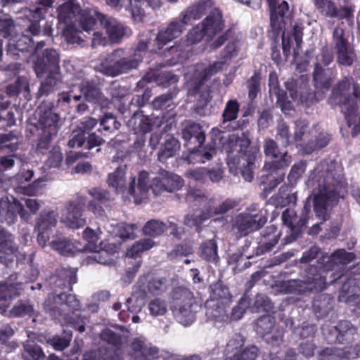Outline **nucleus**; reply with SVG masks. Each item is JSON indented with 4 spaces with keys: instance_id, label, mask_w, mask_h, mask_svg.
Masks as SVG:
<instances>
[{
    "instance_id": "f257e3e1",
    "label": "nucleus",
    "mask_w": 360,
    "mask_h": 360,
    "mask_svg": "<svg viewBox=\"0 0 360 360\" xmlns=\"http://www.w3.org/2000/svg\"><path fill=\"white\" fill-rule=\"evenodd\" d=\"M328 273L329 271L323 265L309 266L306 270L304 280H290L285 282L284 291L286 293L297 295L321 292L328 285L340 280L343 283L340 290L339 301L355 306L353 311L360 315V282L351 275V272L344 273L342 271L333 272L330 275L331 280L327 282L326 278Z\"/></svg>"
},
{
    "instance_id": "f03ea898",
    "label": "nucleus",
    "mask_w": 360,
    "mask_h": 360,
    "mask_svg": "<svg viewBox=\"0 0 360 360\" xmlns=\"http://www.w3.org/2000/svg\"><path fill=\"white\" fill-rule=\"evenodd\" d=\"M343 167L335 160L321 161L309 178V183L317 186L318 192L314 195V211L317 218L326 221L328 219V208L337 205L343 198L347 186Z\"/></svg>"
},
{
    "instance_id": "7ed1b4c3",
    "label": "nucleus",
    "mask_w": 360,
    "mask_h": 360,
    "mask_svg": "<svg viewBox=\"0 0 360 360\" xmlns=\"http://www.w3.org/2000/svg\"><path fill=\"white\" fill-rule=\"evenodd\" d=\"M328 102L341 108L353 136L360 134V84L352 77L345 76L333 85Z\"/></svg>"
},
{
    "instance_id": "20e7f679",
    "label": "nucleus",
    "mask_w": 360,
    "mask_h": 360,
    "mask_svg": "<svg viewBox=\"0 0 360 360\" xmlns=\"http://www.w3.org/2000/svg\"><path fill=\"white\" fill-rule=\"evenodd\" d=\"M184 145L189 150L185 160L190 164L205 163L217 153L214 146H203L205 133L202 127L195 122H188L181 131Z\"/></svg>"
},
{
    "instance_id": "39448f33",
    "label": "nucleus",
    "mask_w": 360,
    "mask_h": 360,
    "mask_svg": "<svg viewBox=\"0 0 360 360\" xmlns=\"http://www.w3.org/2000/svg\"><path fill=\"white\" fill-rule=\"evenodd\" d=\"M250 140L246 136L235 138L229 141L231 152L237 154L230 158L227 162L230 172L236 175L240 174L247 181H252L254 178L253 167L258 149L250 146Z\"/></svg>"
},
{
    "instance_id": "423d86ee",
    "label": "nucleus",
    "mask_w": 360,
    "mask_h": 360,
    "mask_svg": "<svg viewBox=\"0 0 360 360\" xmlns=\"http://www.w3.org/2000/svg\"><path fill=\"white\" fill-rule=\"evenodd\" d=\"M264 153L266 156V161L263 169L268 172L269 175L277 174L269 181V192L276 188L283 181L285 173L282 172L287 168L292 162V156L288 153L286 148L278 146V143L273 139H266L264 141Z\"/></svg>"
},
{
    "instance_id": "0eeeda50",
    "label": "nucleus",
    "mask_w": 360,
    "mask_h": 360,
    "mask_svg": "<svg viewBox=\"0 0 360 360\" xmlns=\"http://www.w3.org/2000/svg\"><path fill=\"white\" fill-rule=\"evenodd\" d=\"M53 105L41 104L37 110L39 114L37 122L33 124L34 128L39 131V139L37 145L38 150H48L54 137L56 136L60 128V116L53 110Z\"/></svg>"
},
{
    "instance_id": "6e6552de",
    "label": "nucleus",
    "mask_w": 360,
    "mask_h": 360,
    "mask_svg": "<svg viewBox=\"0 0 360 360\" xmlns=\"http://www.w3.org/2000/svg\"><path fill=\"white\" fill-rule=\"evenodd\" d=\"M170 307L174 317L181 323L186 325L195 319L193 309L196 300L193 292L184 286H176L169 295Z\"/></svg>"
},
{
    "instance_id": "1a4fd4ad",
    "label": "nucleus",
    "mask_w": 360,
    "mask_h": 360,
    "mask_svg": "<svg viewBox=\"0 0 360 360\" xmlns=\"http://www.w3.org/2000/svg\"><path fill=\"white\" fill-rule=\"evenodd\" d=\"M267 211L261 210L257 203L249 205L244 212L239 213L234 219L233 226L240 236L259 231L266 223Z\"/></svg>"
},
{
    "instance_id": "9d476101",
    "label": "nucleus",
    "mask_w": 360,
    "mask_h": 360,
    "mask_svg": "<svg viewBox=\"0 0 360 360\" xmlns=\"http://www.w3.org/2000/svg\"><path fill=\"white\" fill-rule=\"evenodd\" d=\"M54 1L55 0H37L36 3H37L39 6H42V7L36 6L28 10L27 17L30 21V25L25 31L30 33L31 36H37L41 33L40 22L45 20V15L46 13V8L51 6ZM19 1H20V0H1L3 7ZM42 28L43 35L51 38L53 32L51 25L46 21Z\"/></svg>"
},
{
    "instance_id": "9b49d317",
    "label": "nucleus",
    "mask_w": 360,
    "mask_h": 360,
    "mask_svg": "<svg viewBox=\"0 0 360 360\" xmlns=\"http://www.w3.org/2000/svg\"><path fill=\"white\" fill-rule=\"evenodd\" d=\"M276 319L270 315L259 317L255 324L256 333L271 347H279L283 342V331L276 328Z\"/></svg>"
},
{
    "instance_id": "f8f14e48",
    "label": "nucleus",
    "mask_w": 360,
    "mask_h": 360,
    "mask_svg": "<svg viewBox=\"0 0 360 360\" xmlns=\"http://www.w3.org/2000/svg\"><path fill=\"white\" fill-rule=\"evenodd\" d=\"M184 183L180 176L160 169L158 176L152 180L150 188L154 195H158L163 192L172 193L177 191L184 186Z\"/></svg>"
},
{
    "instance_id": "ddd939ff",
    "label": "nucleus",
    "mask_w": 360,
    "mask_h": 360,
    "mask_svg": "<svg viewBox=\"0 0 360 360\" xmlns=\"http://www.w3.org/2000/svg\"><path fill=\"white\" fill-rule=\"evenodd\" d=\"M140 63V56L129 54L119 59L103 63L101 68L104 75L114 77L136 69Z\"/></svg>"
},
{
    "instance_id": "4468645a",
    "label": "nucleus",
    "mask_w": 360,
    "mask_h": 360,
    "mask_svg": "<svg viewBox=\"0 0 360 360\" xmlns=\"http://www.w3.org/2000/svg\"><path fill=\"white\" fill-rule=\"evenodd\" d=\"M34 70L37 77L60 75L59 54L53 49H46L34 63Z\"/></svg>"
},
{
    "instance_id": "2eb2a0df",
    "label": "nucleus",
    "mask_w": 360,
    "mask_h": 360,
    "mask_svg": "<svg viewBox=\"0 0 360 360\" xmlns=\"http://www.w3.org/2000/svg\"><path fill=\"white\" fill-rule=\"evenodd\" d=\"M187 24L179 15V18L172 20L165 29L160 30L154 40L156 49L152 51L158 52L169 42L179 37L186 29Z\"/></svg>"
},
{
    "instance_id": "dca6fc26",
    "label": "nucleus",
    "mask_w": 360,
    "mask_h": 360,
    "mask_svg": "<svg viewBox=\"0 0 360 360\" xmlns=\"http://www.w3.org/2000/svg\"><path fill=\"white\" fill-rule=\"evenodd\" d=\"M314 3L319 13L325 18L338 20H349L354 18V6L353 5L338 8L332 0H314Z\"/></svg>"
},
{
    "instance_id": "f3484780",
    "label": "nucleus",
    "mask_w": 360,
    "mask_h": 360,
    "mask_svg": "<svg viewBox=\"0 0 360 360\" xmlns=\"http://www.w3.org/2000/svg\"><path fill=\"white\" fill-rule=\"evenodd\" d=\"M270 11L271 36L277 38L284 27V16L289 11V5L284 0H266Z\"/></svg>"
},
{
    "instance_id": "a211bd4d",
    "label": "nucleus",
    "mask_w": 360,
    "mask_h": 360,
    "mask_svg": "<svg viewBox=\"0 0 360 360\" xmlns=\"http://www.w3.org/2000/svg\"><path fill=\"white\" fill-rule=\"evenodd\" d=\"M84 207L85 200L83 197H77L68 202L66 206L67 213L63 219L67 226L77 229L86 225V219L83 217Z\"/></svg>"
},
{
    "instance_id": "6ab92c4d",
    "label": "nucleus",
    "mask_w": 360,
    "mask_h": 360,
    "mask_svg": "<svg viewBox=\"0 0 360 360\" xmlns=\"http://www.w3.org/2000/svg\"><path fill=\"white\" fill-rule=\"evenodd\" d=\"M18 250L15 236L0 225V264L6 268L14 266L13 254Z\"/></svg>"
},
{
    "instance_id": "aec40b11",
    "label": "nucleus",
    "mask_w": 360,
    "mask_h": 360,
    "mask_svg": "<svg viewBox=\"0 0 360 360\" xmlns=\"http://www.w3.org/2000/svg\"><path fill=\"white\" fill-rule=\"evenodd\" d=\"M17 274H11L8 281L0 282V314H4L8 308V299L18 297L24 290L23 283L14 282Z\"/></svg>"
},
{
    "instance_id": "412c9836",
    "label": "nucleus",
    "mask_w": 360,
    "mask_h": 360,
    "mask_svg": "<svg viewBox=\"0 0 360 360\" xmlns=\"http://www.w3.org/2000/svg\"><path fill=\"white\" fill-rule=\"evenodd\" d=\"M129 347V356L133 360H156L160 356L158 347L147 342L143 338L133 339Z\"/></svg>"
},
{
    "instance_id": "4be33fe9",
    "label": "nucleus",
    "mask_w": 360,
    "mask_h": 360,
    "mask_svg": "<svg viewBox=\"0 0 360 360\" xmlns=\"http://www.w3.org/2000/svg\"><path fill=\"white\" fill-rule=\"evenodd\" d=\"M88 193L92 197L87 205L88 210L95 215L102 217L105 214V209L110 207L112 198L109 191L105 189L94 187L88 191Z\"/></svg>"
},
{
    "instance_id": "5701e85b",
    "label": "nucleus",
    "mask_w": 360,
    "mask_h": 360,
    "mask_svg": "<svg viewBox=\"0 0 360 360\" xmlns=\"http://www.w3.org/2000/svg\"><path fill=\"white\" fill-rule=\"evenodd\" d=\"M99 22L105 30L109 39L112 43H119L128 34L130 29L117 19L106 15H98Z\"/></svg>"
},
{
    "instance_id": "b1692460",
    "label": "nucleus",
    "mask_w": 360,
    "mask_h": 360,
    "mask_svg": "<svg viewBox=\"0 0 360 360\" xmlns=\"http://www.w3.org/2000/svg\"><path fill=\"white\" fill-rule=\"evenodd\" d=\"M149 183V173L146 171H141L138 176V184L136 186L135 178L130 182L127 189V193L134 199L136 204H141L148 197V193L150 188Z\"/></svg>"
},
{
    "instance_id": "393cba45",
    "label": "nucleus",
    "mask_w": 360,
    "mask_h": 360,
    "mask_svg": "<svg viewBox=\"0 0 360 360\" xmlns=\"http://www.w3.org/2000/svg\"><path fill=\"white\" fill-rule=\"evenodd\" d=\"M78 88L84 99L89 103H99L102 101L104 96L101 88L99 79H83L78 84Z\"/></svg>"
},
{
    "instance_id": "a878e982",
    "label": "nucleus",
    "mask_w": 360,
    "mask_h": 360,
    "mask_svg": "<svg viewBox=\"0 0 360 360\" xmlns=\"http://www.w3.org/2000/svg\"><path fill=\"white\" fill-rule=\"evenodd\" d=\"M76 272L71 269L60 268L56 271V274L51 276L50 284L55 292L58 290L68 288L72 291V285L77 283Z\"/></svg>"
},
{
    "instance_id": "bb28decb",
    "label": "nucleus",
    "mask_w": 360,
    "mask_h": 360,
    "mask_svg": "<svg viewBox=\"0 0 360 360\" xmlns=\"http://www.w3.org/2000/svg\"><path fill=\"white\" fill-rule=\"evenodd\" d=\"M337 76L335 67L324 68L320 63H316L313 71V81L317 89L328 91Z\"/></svg>"
},
{
    "instance_id": "cd10ccee",
    "label": "nucleus",
    "mask_w": 360,
    "mask_h": 360,
    "mask_svg": "<svg viewBox=\"0 0 360 360\" xmlns=\"http://www.w3.org/2000/svg\"><path fill=\"white\" fill-rule=\"evenodd\" d=\"M205 36H207V32L201 23H200L189 30L186 35L187 39L186 41L181 40L176 42L169 48V51L172 54L176 53L178 56H180L185 51L186 46L199 43Z\"/></svg>"
},
{
    "instance_id": "c85d7f7f",
    "label": "nucleus",
    "mask_w": 360,
    "mask_h": 360,
    "mask_svg": "<svg viewBox=\"0 0 360 360\" xmlns=\"http://www.w3.org/2000/svg\"><path fill=\"white\" fill-rule=\"evenodd\" d=\"M84 11L77 0H68L57 8L58 21L64 24H71L73 18H79Z\"/></svg>"
},
{
    "instance_id": "c756f323",
    "label": "nucleus",
    "mask_w": 360,
    "mask_h": 360,
    "mask_svg": "<svg viewBox=\"0 0 360 360\" xmlns=\"http://www.w3.org/2000/svg\"><path fill=\"white\" fill-rule=\"evenodd\" d=\"M207 32V36L212 37L221 31L224 27L221 11L217 8L211 10L209 15L201 22Z\"/></svg>"
},
{
    "instance_id": "7c9ffc66",
    "label": "nucleus",
    "mask_w": 360,
    "mask_h": 360,
    "mask_svg": "<svg viewBox=\"0 0 360 360\" xmlns=\"http://www.w3.org/2000/svg\"><path fill=\"white\" fill-rule=\"evenodd\" d=\"M81 94H76L72 87L67 92H62L58 94V103H66L70 108H75L79 114H82L88 110V105L82 101Z\"/></svg>"
},
{
    "instance_id": "2f4dec72",
    "label": "nucleus",
    "mask_w": 360,
    "mask_h": 360,
    "mask_svg": "<svg viewBox=\"0 0 360 360\" xmlns=\"http://www.w3.org/2000/svg\"><path fill=\"white\" fill-rule=\"evenodd\" d=\"M335 300L328 294L316 295L312 302V309L318 319H323L333 309Z\"/></svg>"
},
{
    "instance_id": "473e14b6",
    "label": "nucleus",
    "mask_w": 360,
    "mask_h": 360,
    "mask_svg": "<svg viewBox=\"0 0 360 360\" xmlns=\"http://www.w3.org/2000/svg\"><path fill=\"white\" fill-rule=\"evenodd\" d=\"M281 218L283 224L290 229L292 234L297 237L301 234L303 229L306 227L305 219L298 218L294 210L285 209L282 213Z\"/></svg>"
},
{
    "instance_id": "72a5a7b5",
    "label": "nucleus",
    "mask_w": 360,
    "mask_h": 360,
    "mask_svg": "<svg viewBox=\"0 0 360 360\" xmlns=\"http://www.w3.org/2000/svg\"><path fill=\"white\" fill-rule=\"evenodd\" d=\"M211 6V1L202 0L188 7L185 11L180 13L179 15L188 25L192 20L201 18Z\"/></svg>"
},
{
    "instance_id": "f704fd0d",
    "label": "nucleus",
    "mask_w": 360,
    "mask_h": 360,
    "mask_svg": "<svg viewBox=\"0 0 360 360\" xmlns=\"http://www.w3.org/2000/svg\"><path fill=\"white\" fill-rule=\"evenodd\" d=\"M229 304L207 300L205 302V315L207 319L215 322H224L228 320L226 307Z\"/></svg>"
},
{
    "instance_id": "c9c22d12",
    "label": "nucleus",
    "mask_w": 360,
    "mask_h": 360,
    "mask_svg": "<svg viewBox=\"0 0 360 360\" xmlns=\"http://www.w3.org/2000/svg\"><path fill=\"white\" fill-rule=\"evenodd\" d=\"M50 245L54 251L65 257L72 256L80 250L75 241L65 237L52 240Z\"/></svg>"
},
{
    "instance_id": "e433bc0d",
    "label": "nucleus",
    "mask_w": 360,
    "mask_h": 360,
    "mask_svg": "<svg viewBox=\"0 0 360 360\" xmlns=\"http://www.w3.org/2000/svg\"><path fill=\"white\" fill-rule=\"evenodd\" d=\"M210 297L207 300H212L215 302L230 304L232 296L229 288L223 281H218L210 285Z\"/></svg>"
},
{
    "instance_id": "4c0bfd02",
    "label": "nucleus",
    "mask_w": 360,
    "mask_h": 360,
    "mask_svg": "<svg viewBox=\"0 0 360 360\" xmlns=\"http://www.w3.org/2000/svg\"><path fill=\"white\" fill-rule=\"evenodd\" d=\"M34 47V41L29 35L23 34L17 40L11 41L6 50L7 54L11 56H19L20 52H29Z\"/></svg>"
},
{
    "instance_id": "58836bf2",
    "label": "nucleus",
    "mask_w": 360,
    "mask_h": 360,
    "mask_svg": "<svg viewBox=\"0 0 360 360\" xmlns=\"http://www.w3.org/2000/svg\"><path fill=\"white\" fill-rule=\"evenodd\" d=\"M98 15L103 14L95 11L84 10L78 19L82 30L89 33L96 31L98 22H99Z\"/></svg>"
},
{
    "instance_id": "ea45409f",
    "label": "nucleus",
    "mask_w": 360,
    "mask_h": 360,
    "mask_svg": "<svg viewBox=\"0 0 360 360\" xmlns=\"http://www.w3.org/2000/svg\"><path fill=\"white\" fill-rule=\"evenodd\" d=\"M179 149V141L174 137H169L161 146L158 159L161 162H165L169 158L174 157Z\"/></svg>"
},
{
    "instance_id": "a19ab883",
    "label": "nucleus",
    "mask_w": 360,
    "mask_h": 360,
    "mask_svg": "<svg viewBox=\"0 0 360 360\" xmlns=\"http://www.w3.org/2000/svg\"><path fill=\"white\" fill-rule=\"evenodd\" d=\"M217 250L218 247L215 240H207L201 243L199 255L207 262L217 263L219 260Z\"/></svg>"
},
{
    "instance_id": "79ce46f5",
    "label": "nucleus",
    "mask_w": 360,
    "mask_h": 360,
    "mask_svg": "<svg viewBox=\"0 0 360 360\" xmlns=\"http://www.w3.org/2000/svg\"><path fill=\"white\" fill-rule=\"evenodd\" d=\"M222 67V63L214 62L208 67L203 69L196 77L194 80V89L196 91H199L205 82L209 79L213 75L217 73Z\"/></svg>"
},
{
    "instance_id": "37998d69",
    "label": "nucleus",
    "mask_w": 360,
    "mask_h": 360,
    "mask_svg": "<svg viewBox=\"0 0 360 360\" xmlns=\"http://www.w3.org/2000/svg\"><path fill=\"white\" fill-rule=\"evenodd\" d=\"M60 82V74L56 75H46L45 79L41 83L38 89L37 96H46L50 94L53 93L59 88Z\"/></svg>"
},
{
    "instance_id": "c03bdc74",
    "label": "nucleus",
    "mask_w": 360,
    "mask_h": 360,
    "mask_svg": "<svg viewBox=\"0 0 360 360\" xmlns=\"http://www.w3.org/2000/svg\"><path fill=\"white\" fill-rule=\"evenodd\" d=\"M18 215L26 221L30 217V214L25 210L23 205L18 200H13V202L7 205L5 218L9 223H12L16 219Z\"/></svg>"
},
{
    "instance_id": "a18cd8bd",
    "label": "nucleus",
    "mask_w": 360,
    "mask_h": 360,
    "mask_svg": "<svg viewBox=\"0 0 360 360\" xmlns=\"http://www.w3.org/2000/svg\"><path fill=\"white\" fill-rule=\"evenodd\" d=\"M274 309V304L265 294L258 293L252 300V311L269 313Z\"/></svg>"
},
{
    "instance_id": "49530a36",
    "label": "nucleus",
    "mask_w": 360,
    "mask_h": 360,
    "mask_svg": "<svg viewBox=\"0 0 360 360\" xmlns=\"http://www.w3.org/2000/svg\"><path fill=\"white\" fill-rule=\"evenodd\" d=\"M107 183L110 187L115 189L117 193H123L125 188V169L117 167L112 173L108 174Z\"/></svg>"
},
{
    "instance_id": "de8ad7c7",
    "label": "nucleus",
    "mask_w": 360,
    "mask_h": 360,
    "mask_svg": "<svg viewBox=\"0 0 360 360\" xmlns=\"http://www.w3.org/2000/svg\"><path fill=\"white\" fill-rule=\"evenodd\" d=\"M34 313L33 306L27 300H18L8 311L11 318L32 316Z\"/></svg>"
},
{
    "instance_id": "09e8293b",
    "label": "nucleus",
    "mask_w": 360,
    "mask_h": 360,
    "mask_svg": "<svg viewBox=\"0 0 360 360\" xmlns=\"http://www.w3.org/2000/svg\"><path fill=\"white\" fill-rule=\"evenodd\" d=\"M127 4L125 5L127 11H129L134 20H142L145 12L143 6H151L150 0H125Z\"/></svg>"
},
{
    "instance_id": "8fccbe9b",
    "label": "nucleus",
    "mask_w": 360,
    "mask_h": 360,
    "mask_svg": "<svg viewBox=\"0 0 360 360\" xmlns=\"http://www.w3.org/2000/svg\"><path fill=\"white\" fill-rule=\"evenodd\" d=\"M138 120L139 124L137 127H134V130L142 133L143 135L152 131L153 122L149 116L143 115L142 112H135L130 122H133L134 124L136 125Z\"/></svg>"
},
{
    "instance_id": "3c124183",
    "label": "nucleus",
    "mask_w": 360,
    "mask_h": 360,
    "mask_svg": "<svg viewBox=\"0 0 360 360\" xmlns=\"http://www.w3.org/2000/svg\"><path fill=\"white\" fill-rule=\"evenodd\" d=\"M20 134L15 130L11 131L8 134H0V145L1 149H7L10 153L18 150L19 147L18 138Z\"/></svg>"
},
{
    "instance_id": "603ef678",
    "label": "nucleus",
    "mask_w": 360,
    "mask_h": 360,
    "mask_svg": "<svg viewBox=\"0 0 360 360\" xmlns=\"http://www.w3.org/2000/svg\"><path fill=\"white\" fill-rule=\"evenodd\" d=\"M120 126V122L117 120L116 117L112 113H105L103 117L101 119L100 128L97 129V131L103 134V131L105 133L104 136L108 134L113 132L115 130L118 129Z\"/></svg>"
},
{
    "instance_id": "864d4df0",
    "label": "nucleus",
    "mask_w": 360,
    "mask_h": 360,
    "mask_svg": "<svg viewBox=\"0 0 360 360\" xmlns=\"http://www.w3.org/2000/svg\"><path fill=\"white\" fill-rule=\"evenodd\" d=\"M330 141V136L328 134L320 133L315 139L301 145L305 153L309 154L314 150L321 149L326 147Z\"/></svg>"
},
{
    "instance_id": "5fc2aeb1",
    "label": "nucleus",
    "mask_w": 360,
    "mask_h": 360,
    "mask_svg": "<svg viewBox=\"0 0 360 360\" xmlns=\"http://www.w3.org/2000/svg\"><path fill=\"white\" fill-rule=\"evenodd\" d=\"M262 75L259 71H255L252 76L247 80L248 98L253 102L261 90Z\"/></svg>"
},
{
    "instance_id": "6e6d98bb",
    "label": "nucleus",
    "mask_w": 360,
    "mask_h": 360,
    "mask_svg": "<svg viewBox=\"0 0 360 360\" xmlns=\"http://www.w3.org/2000/svg\"><path fill=\"white\" fill-rule=\"evenodd\" d=\"M154 245V242L150 238H143L136 241L127 252V255L131 258H136L141 254L150 250Z\"/></svg>"
},
{
    "instance_id": "4d7b16f0",
    "label": "nucleus",
    "mask_w": 360,
    "mask_h": 360,
    "mask_svg": "<svg viewBox=\"0 0 360 360\" xmlns=\"http://www.w3.org/2000/svg\"><path fill=\"white\" fill-rule=\"evenodd\" d=\"M57 223L54 212H44L40 214L35 230H46L50 232L53 227H55Z\"/></svg>"
},
{
    "instance_id": "13d9d810",
    "label": "nucleus",
    "mask_w": 360,
    "mask_h": 360,
    "mask_svg": "<svg viewBox=\"0 0 360 360\" xmlns=\"http://www.w3.org/2000/svg\"><path fill=\"white\" fill-rule=\"evenodd\" d=\"M29 92L30 85L25 77L19 76L15 81L6 86V94L10 96H18L21 91Z\"/></svg>"
},
{
    "instance_id": "bf43d9fd",
    "label": "nucleus",
    "mask_w": 360,
    "mask_h": 360,
    "mask_svg": "<svg viewBox=\"0 0 360 360\" xmlns=\"http://www.w3.org/2000/svg\"><path fill=\"white\" fill-rule=\"evenodd\" d=\"M167 228L164 222L157 219H151L144 225L143 231L145 235L156 237L162 234Z\"/></svg>"
},
{
    "instance_id": "052dcab7",
    "label": "nucleus",
    "mask_w": 360,
    "mask_h": 360,
    "mask_svg": "<svg viewBox=\"0 0 360 360\" xmlns=\"http://www.w3.org/2000/svg\"><path fill=\"white\" fill-rule=\"evenodd\" d=\"M240 110V104L236 99H231L226 103L222 113V121L224 123L231 122L238 118Z\"/></svg>"
},
{
    "instance_id": "680f3d73",
    "label": "nucleus",
    "mask_w": 360,
    "mask_h": 360,
    "mask_svg": "<svg viewBox=\"0 0 360 360\" xmlns=\"http://www.w3.org/2000/svg\"><path fill=\"white\" fill-rule=\"evenodd\" d=\"M335 326L339 333V338L342 343L352 338L357 332V328L347 320L340 321Z\"/></svg>"
},
{
    "instance_id": "e2e57ef3",
    "label": "nucleus",
    "mask_w": 360,
    "mask_h": 360,
    "mask_svg": "<svg viewBox=\"0 0 360 360\" xmlns=\"http://www.w3.org/2000/svg\"><path fill=\"white\" fill-rule=\"evenodd\" d=\"M332 39L335 51L351 47L345 30L340 27H336L333 30Z\"/></svg>"
},
{
    "instance_id": "0e129e2a",
    "label": "nucleus",
    "mask_w": 360,
    "mask_h": 360,
    "mask_svg": "<svg viewBox=\"0 0 360 360\" xmlns=\"http://www.w3.org/2000/svg\"><path fill=\"white\" fill-rule=\"evenodd\" d=\"M336 54L339 65L349 67L353 65L356 55L352 46L336 51Z\"/></svg>"
},
{
    "instance_id": "69168bd1",
    "label": "nucleus",
    "mask_w": 360,
    "mask_h": 360,
    "mask_svg": "<svg viewBox=\"0 0 360 360\" xmlns=\"http://www.w3.org/2000/svg\"><path fill=\"white\" fill-rule=\"evenodd\" d=\"M258 348L252 345L245 347L241 352L234 354L224 360H255L258 356Z\"/></svg>"
},
{
    "instance_id": "338daca9",
    "label": "nucleus",
    "mask_w": 360,
    "mask_h": 360,
    "mask_svg": "<svg viewBox=\"0 0 360 360\" xmlns=\"http://www.w3.org/2000/svg\"><path fill=\"white\" fill-rule=\"evenodd\" d=\"M307 168V162L301 160L295 163L290 171L288 179L291 185L296 184L299 179L302 177Z\"/></svg>"
},
{
    "instance_id": "774afa93",
    "label": "nucleus",
    "mask_w": 360,
    "mask_h": 360,
    "mask_svg": "<svg viewBox=\"0 0 360 360\" xmlns=\"http://www.w3.org/2000/svg\"><path fill=\"white\" fill-rule=\"evenodd\" d=\"M290 131L286 123L282 122L278 124L276 127V138L281 143L283 148H287L290 143Z\"/></svg>"
}]
</instances>
